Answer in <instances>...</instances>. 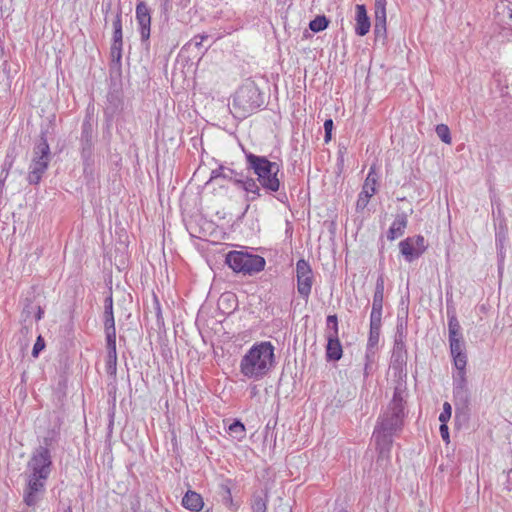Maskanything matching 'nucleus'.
Wrapping results in <instances>:
<instances>
[{"label":"nucleus","instance_id":"1","mask_svg":"<svg viewBox=\"0 0 512 512\" xmlns=\"http://www.w3.org/2000/svg\"><path fill=\"white\" fill-rule=\"evenodd\" d=\"M406 385L399 383L394 388L393 397L386 411L379 416L373 431L376 449L381 455L388 454L393 444V437L403 428L405 417Z\"/></svg>","mask_w":512,"mask_h":512},{"label":"nucleus","instance_id":"2","mask_svg":"<svg viewBox=\"0 0 512 512\" xmlns=\"http://www.w3.org/2000/svg\"><path fill=\"white\" fill-rule=\"evenodd\" d=\"M245 158L247 168L256 175L264 192L269 195L277 194V200L285 203L287 194L282 183L283 173L280 171V165L265 156L255 155L251 152H245Z\"/></svg>","mask_w":512,"mask_h":512},{"label":"nucleus","instance_id":"3","mask_svg":"<svg viewBox=\"0 0 512 512\" xmlns=\"http://www.w3.org/2000/svg\"><path fill=\"white\" fill-rule=\"evenodd\" d=\"M274 350L269 341L255 343L241 358L240 373L250 380H262L275 365Z\"/></svg>","mask_w":512,"mask_h":512},{"label":"nucleus","instance_id":"4","mask_svg":"<svg viewBox=\"0 0 512 512\" xmlns=\"http://www.w3.org/2000/svg\"><path fill=\"white\" fill-rule=\"evenodd\" d=\"M225 263L235 272L243 275H254L265 268V259L247 251L233 250L226 254Z\"/></svg>","mask_w":512,"mask_h":512},{"label":"nucleus","instance_id":"5","mask_svg":"<svg viewBox=\"0 0 512 512\" xmlns=\"http://www.w3.org/2000/svg\"><path fill=\"white\" fill-rule=\"evenodd\" d=\"M51 160V151L47 138L44 133L41 134L38 142L33 148V157L29 165L27 181L30 185H37L42 179L43 174L48 169Z\"/></svg>","mask_w":512,"mask_h":512},{"label":"nucleus","instance_id":"6","mask_svg":"<svg viewBox=\"0 0 512 512\" xmlns=\"http://www.w3.org/2000/svg\"><path fill=\"white\" fill-rule=\"evenodd\" d=\"M264 103L262 93L254 82L243 84L235 93L233 107L242 116L252 113Z\"/></svg>","mask_w":512,"mask_h":512},{"label":"nucleus","instance_id":"7","mask_svg":"<svg viewBox=\"0 0 512 512\" xmlns=\"http://www.w3.org/2000/svg\"><path fill=\"white\" fill-rule=\"evenodd\" d=\"M96 136V125L90 116H86L82 122L80 136V154L85 171L94 163V142Z\"/></svg>","mask_w":512,"mask_h":512},{"label":"nucleus","instance_id":"8","mask_svg":"<svg viewBox=\"0 0 512 512\" xmlns=\"http://www.w3.org/2000/svg\"><path fill=\"white\" fill-rule=\"evenodd\" d=\"M453 401L455 405V419H459L461 414L466 415L470 403L466 371H456L453 374Z\"/></svg>","mask_w":512,"mask_h":512},{"label":"nucleus","instance_id":"9","mask_svg":"<svg viewBox=\"0 0 512 512\" xmlns=\"http://www.w3.org/2000/svg\"><path fill=\"white\" fill-rule=\"evenodd\" d=\"M52 460L47 447L40 446L32 454L27 463V475L37 476L41 479H48L51 473Z\"/></svg>","mask_w":512,"mask_h":512},{"label":"nucleus","instance_id":"10","mask_svg":"<svg viewBox=\"0 0 512 512\" xmlns=\"http://www.w3.org/2000/svg\"><path fill=\"white\" fill-rule=\"evenodd\" d=\"M407 358L408 354L406 343L394 342L390 367L394 372V376L397 378V384L401 382L406 385L405 379L407 377Z\"/></svg>","mask_w":512,"mask_h":512},{"label":"nucleus","instance_id":"11","mask_svg":"<svg viewBox=\"0 0 512 512\" xmlns=\"http://www.w3.org/2000/svg\"><path fill=\"white\" fill-rule=\"evenodd\" d=\"M47 479L27 475V483L24 488L23 501L29 507H35L44 497Z\"/></svg>","mask_w":512,"mask_h":512},{"label":"nucleus","instance_id":"12","mask_svg":"<svg viewBox=\"0 0 512 512\" xmlns=\"http://www.w3.org/2000/svg\"><path fill=\"white\" fill-rule=\"evenodd\" d=\"M297 291L300 296L307 300L311 294L313 285V271L305 259H300L296 263Z\"/></svg>","mask_w":512,"mask_h":512},{"label":"nucleus","instance_id":"13","mask_svg":"<svg viewBox=\"0 0 512 512\" xmlns=\"http://www.w3.org/2000/svg\"><path fill=\"white\" fill-rule=\"evenodd\" d=\"M376 184L377 174L375 168L371 167L363 184L362 191L358 195L356 202L357 211H362L367 207L370 198L376 193Z\"/></svg>","mask_w":512,"mask_h":512},{"label":"nucleus","instance_id":"14","mask_svg":"<svg viewBox=\"0 0 512 512\" xmlns=\"http://www.w3.org/2000/svg\"><path fill=\"white\" fill-rule=\"evenodd\" d=\"M136 20L140 27L141 41H148L150 38L151 15L144 1H140L136 5Z\"/></svg>","mask_w":512,"mask_h":512},{"label":"nucleus","instance_id":"15","mask_svg":"<svg viewBox=\"0 0 512 512\" xmlns=\"http://www.w3.org/2000/svg\"><path fill=\"white\" fill-rule=\"evenodd\" d=\"M449 347L456 371H466L467 353L464 340L449 343Z\"/></svg>","mask_w":512,"mask_h":512},{"label":"nucleus","instance_id":"16","mask_svg":"<svg viewBox=\"0 0 512 512\" xmlns=\"http://www.w3.org/2000/svg\"><path fill=\"white\" fill-rule=\"evenodd\" d=\"M356 15H355V33L358 36H365L371 27L370 19L367 15V10L365 5L357 4L356 7Z\"/></svg>","mask_w":512,"mask_h":512},{"label":"nucleus","instance_id":"17","mask_svg":"<svg viewBox=\"0 0 512 512\" xmlns=\"http://www.w3.org/2000/svg\"><path fill=\"white\" fill-rule=\"evenodd\" d=\"M374 32L376 36L386 33V0H375Z\"/></svg>","mask_w":512,"mask_h":512},{"label":"nucleus","instance_id":"18","mask_svg":"<svg viewBox=\"0 0 512 512\" xmlns=\"http://www.w3.org/2000/svg\"><path fill=\"white\" fill-rule=\"evenodd\" d=\"M326 358L328 361H338L343 355L342 345L338 335L327 333Z\"/></svg>","mask_w":512,"mask_h":512},{"label":"nucleus","instance_id":"19","mask_svg":"<svg viewBox=\"0 0 512 512\" xmlns=\"http://www.w3.org/2000/svg\"><path fill=\"white\" fill-rule=\"evenodd\" d=\"M237 186L247 192V200L249 201H255L262 196L261 190L263 189L258 183L257 178L254 179L245 174L242 178V182Z\"/></svg>","mask_w":512,"mask_h":512},{"label":"nucleus","instance_id":"20","mask_svg":"<svg viewBox=\"0 0 512 512\" xmlns=\"http://www.w3.org/2000/svg\"><path fill=\"white\" fill-rule=\"evenodd\" d=\"M407 224V214L404 212L397 214L387 232V239L393 241L396 238L401 237L405 232Z\"/></svg>","mask_w":512,"mask_h":512},{"label":"nucleus","instance_id":"21","mask_svg":"<svg viewBox=\"0 0 512 512\" xmlns=\"http://www.w3.org/2000/svg\"><path fill=\"white\" fill-rule=\"evenodd\" d=\"M182 505L192 512H199L203 508L204 502L199 493L188 490L182 498Z\"/></svg>","mask_w":512,"mask_h":512},{"label":"nucleus","instance_id":"22","mask_svg":"<svg viewBox=\"0 0 512 512\" xmlns=\"http://www.w3.org/2000/svg\"><path fill=\"white\" fill-rule=\"evenodd\" d=\"M107 360L106 371L110 375H115L117 371V350L116 341L106 342Z\"/></svg>","mask_w":512,"mask_h":512},{"label":"nucleus","instance_id":"23","mask_svg":"<svg viewBox=\"0 0 512 512\" xmlns=\"http://www.w3.org/2000/svg\"><path fill=\"white\" fill-rule=\"evenodd\" d=\"M399 249L405 260L409 263L420 257L417 248H415V245L409 238H406L399 243Z\"/></svg>","mask_w":512,"mask_h":512},{"label":"nucleus","instance_id":"24","mask_svg":"<svg viewBox=\"0 0 512 512\" xmlns=\"http://www.w3.org/2000/svg\"><path fill=\"white\" fill-rule=\"evenodd\" d=\"M17 152L15 147H10L7 150L4 163L2 166V171L0 173V180H6L11 168L13 167L14 161L16 159Z\"/></svg>","mask_w":512,"mask_h":512},{"label":"nucleus","instance_id":"25","mask_svg":"<svg viewBox=\"0 0 512 512\" xmlns=\"http://www.w3.org/2000/svg\"><path fill=\"white\" fill-rule=\"evenodd\" d=\"M384 288H385V280L384 276H378L375 285V291L373 295L372 307H381L383 308V299H384Z\"/></svg>","mask_w":512,"mask_h":512},{"label":"nucleus","instance_id":"26","mask_svg":"<svg viewBox=\"0 0 512 512\" xmlns=\"http://www.w3.org/2000/svg\"><path fill=\"white\" fill-rule=\"evenodd\" d=\"M104 330L106 342L116 341V329L113 313L104 314Z\"/></svg>","mask_w":512,"mask_h":512},{"label":"nucleus","instance_id":"27","mask_svg":"<svg viewBox=\"0 0 512 512\" xmlns=\"http://www.w3.org/2000/svg\"><path fill=\"white\" fill-rule=\"evenodd\" d=\"M378 348L366 347L365 350V363H364V377H368L373 371V365L376 362V354Z\"/></svg>","mask_w":512,"mask_h":512},{"label":"nucleus","instance_id":"28","mask_svg":"<svg viewBox=\"0 0 512 512\" xmlns=\"http://www.w3.org/2000/svg\"><path fill=\"white\" fill-rule=\"evenodd\" d=\"M220 490L224 505L230 508L234 506L231 493V480L226 479L225 481H223L220 484Z\"/></svg>","mask_w":512,"mask_h":512},{"label":"nucleus","instance_id":"29","mask_svg":"<svg viewBox=\"0 0 512 512\" xmlns=\"http://www.w3.org/2000/svg\"><path fill=\"white\" fill-rule=\"evenodd\" d=\"M406 338L407 322L403 318L398 317L394 342L406 343Z\"/></svg>","mask_w":512,"mask_h":512},{"label":"nucleus","instance_id":"30","mask_svg":"<svg viewBox=\"0 0 512 512\" xmlns=\"http://www.w3.org/2000/svg\"><path fill=\"white\" fill-rule=\"evenodd\" d=\"M244 175L245 173L243 171H237L231 167L226 166L225 174H223V179L237 186L240 182H242V178Z\"/></svg>","mask_w":512,"mask_h":512},{"label":"nucleus","instance_id":"31","mask_svg":"<svg viewBox=\"0 0 512 512\" xmlns=\"http://www.w3.org/2000/svg\"><path fill=\"white\" fill-rule=\"evenodd\" d=\"M328 25L329 20L327 19V17L325 15H319L310 21L309 28L313 32L318 33L325 30L328 27Z\"/></svg>","mask_w":512,"mask_h":512},{"label":"nucleus","instance_id":"32","mask_svg":"<svg viewBox=\"0 0 512 512\" xmlns=\"http://www.w3.org/2000/svg\"><path fill=\"white\" fill-rule=\"evenodd\" d=\"M228 430L229 433L238 440L243 439L246 435L245 426L240 420H234L233 423L229 425Z\"/></svg>","mask_w":512,"mask_h":512},{"label":"nucleus","instance_id":"33","mask_svg":"<svg viewBox=\"0 0 512 512\" xmlns=\"http://www.w3.org/2000/svg\"><path fill=\"white\" fill-rule=\"evenodd\" d=\"M251 507L253 512H267V499L260 494H255Z\"/></svg>","mask_w":512,"mask_h":512},{"label":"nucleus","instance_id":"34","mask_svg":"<svg viewBox=\"0 0 512 512\" xmlns=\"http://www.w3.org/2000/svg\"><path fill=\"white\" fill-rule=\"evenodd\" d=\"M380 331H381V328L370 326L369 336H368L366 347L378 348L379 339H380Z\"/></svg>","mask_w":512,"mask_h":512},{"label":"nucleus","instance_id":"35","mask_svg":"<svg viewBox=\"0 0 512 512\" xmlns=\"http://www.w3.org/2000/svg\"><path fill=\"white\" fill-rule=\"evenodd\" d=\"M436 134L437 136L445 143L451 144L452 138L450 134V129L446 124H438L436 126Z\"/></svg>","mask_w":512,"mask_h":512},{"label":"nucleus","instance_id":"36","mask_svg":"<svg viewBox=\"0 0 512 512\" xmlns=\"http://www.w3.org/2000/svg\"><path fill=\"white\" fill-rule=\"evenodd\" d=\"M382 309L381 307H372L370 314V326L379 327L382 326Z\"/></svg>","mask_w":512,"mask_h":512},{"label":"nucleus","instance_id":"37","mask_svg":"<svg viewBox=\"0 0 512 512\" xmlns=\"http://www.w3.org/2000/svg\"><path fill=\"white\" fill-rule=\"evenodd\" d=\"M108 102L109 106L107 107V111H111L112 114L121 109V99L117 93H109Z\"/></svg>","mask_w":512,"mask_h":512},{"label":"nucleus","instance_id":"38","mask_svg":"<svg viewBox=\"0 0 512 512\" xmlns=\"http://www.w3.org/2000/svg\"><path fill=\"white\" fill-rule=\"evenodd\" d=\"M122 46L123 44L112 43L110 48V55L112 62L120 65L122 59Z\"/></svg>","mask_w":512,"mask_h":512},{"label":"nucleus","instance_id":"39","mask_svg":"<svg viewBox=\"0 0 512 512\" xmlns=\"http://www.w3.org/2000/svg\"><path fill=\"white\" fill-rule=\"evenodd\" d=\"M452 415V406L449 402H444L443 410L439 415L440 423H447Z\"/></svg>","mask_w":512,"mask_h":512},{"label":"nucleus","instance_id":"40","mask_svg":"<svg viewBox=\"0 0 512 512\" xmlns=\"http://www.w3.org/2000/svg\"><path fill=\"white\" fill-rule=\"evenodd\" d=\"M412 240V243L415 245V248H417V251L419 252L420 256L425 252L426 245H425V239L422 235H417L414 237H408Z\"/></svg>","mask_w":512,"mask_h":512},{"label":"nucleus","instance_id":"41","mask_svg":"<svg viewBox=\"0 0 512 512\" xmlns=\"http://www.w3.org/2000/svg\"><path fill=\"white\" fill-rule=\"evenodd\" d=\"M461 330L460 323L455 315V312L448 311V331H454Z\"/></svg>","mask_w":512,"mask_h":512},{"label":"nucleus","instance_id":"42","mask_svg":"<svg viewBox=\"0 0 512 512\" xmlns=\"http://www.w3.org/2000/svg\"><path fill=\"white\" fill-rule=\"evenodd\" d=\"M327 333H335L338 335V319L337 315H329L327 317Z\"/></svg>","mask_w":512,"mask_h":512},{"label":"nucleus","instance_id":"43","mask_svg":"<svg viewBox=\"0 0 512 512\" xmlns=\"http://www.w3.org/2000/svg\"><path fill=\"white\" fill-rule=\"evenodd\" d=\"M225 169H226V166L222 165V164H220L218 166V168L213 169L211 171V176H210L209 182H212L213 180H216L218 178L223 179V174H225Z\"/></svg>","mask_w":512,"mask_h":512},{"label":"nucleus","instance_id":"44","mask_svg":"<svg viewBox=\"0 0 512 512\" xmlns=\"http://www.w3.org/2000/svg\"><path fill=\"white\" fill-rule=\"evenodd\" d=\"M44 347H45L44 340L41 336H39L33 346L32 355L34 357H37L39 355L40 351L44 349Z\"/></svg>","mask_w":512,"mask_h":512},{"label":"nucleus","instance_id":"45","mask_svg":"<svg viewBox=\"0 0 512 512\" xmlns=\"http://www.w3.org/2000/svg\"><path fill=\"white\" fill-rule=\"evenodd\" d=\"M440 435L447 444L449 443V428L447 426V423H441L439 427Z\"/></svg>","mask_w":512,"mask_h":512},{"label":"nucleus","instance_id":"46","mask_svg":"<svg viewBox=\"0 0 512 512\" xmlns=\"http://www.w3.org/2000/svg\"><path fill=\"white\" fill-rule=\"evenodd\" d=\"M113 313V298L110 294L104 301V314Z\"/></svg>","mask_w":512,"mask_h":512},{"label":"nucleus","instance_id":"47","mask_svg":"<svg viewBox=\"0 0 512 512\" xmlns=\"http://www.w3.org/2000/svg\"><path fill=\"white\" fill-rule=\"evenodd\" d=\"M113 30H122V12L119 10L113 20Z\"/></svg>","mask_w":512,"mask_h":512},{"label":"nucleus","instance_id":"48","mask_svg":"<svg viewBox=\"0 0 512 512\" xmlns=\"http://www.w3.org/2000/svg\"><path fill=\"white\" fill-rule=\"evenodd\" d=\"M461 340H463V335H462L461 330L454 331V333L452 331H449V343H452L454 341H461Z\"/></svg>","mask_w":512,"mask_h":512},{"label":"nucleus","instance_id":"49","mask_svg":"<svg viewBox=\"0 0 512 512\" xmlns=\"http://www.w3.org/2000/svg\"><path fill=\"white\" fill-rule=\"evenodd\" d=\"M112 43L123 44V33L122 30H113V41Z\"/></svg>","mask_w":512,"mask_h":512},{"label":"nucleus","instance_id":"50","mask_svg":"<svg viewBox=\"0 0 512 512\" xmlns=\"http://www.w3.org/2000/svg\"><path fill=\"white\" fill-rule=\"evenodd\" d=\"M208 38V35H196L193 37V42L195 43V46H200L204 40Z\"/></svg>","mask_w":512,"mask_h":512},{"label":"nucleus","instance_id":"51","mask_svg":"<svg viewBox=\"0 0 512 512\" xmlns=\"http://www.w3.org/2000/svg\"><path fill=\"white\" fill-rule=\"evenodd\" d=\"M333 120L332 119H326L324 122V130L325 131H332L333 130Z\"/></svg>","mask_w":512,"mask_h":512},{"label":"nucleus","instance_id":"52","mask_svg":"<svg viewBox=\"0 0 512 512\" xmlns=\"http://www.w3.org/2000/svg\"><path fill=\"white\" fill-rule=\"evenodd\" d=\"M234 298H235V296H234L233 294L227 293V294H223V295L221 296L220 301H221V302H224V301L229 302V301H231V300H232V299H234Z\"/></svg>","mask_w":512,"mask_h":512},{"label":"nucleus","instance_id":"53","mask_svg":"<svg viewBox=\"0 0 512 512\" xmlns=\"http://www.w3.org/2000/svg\"><path fill=\"white\" fill-rule=\"evenodd\" d=\"M43 314H44L43 309L40 306H38L37 307V313L35 315L36 320L39 321L40 319H42Z\"/></svg>","mask_w":512,"mask_h":512},{"label":"nucleus","instance_id":"54","mask_svg":"<svg viewBox=\"0 0 512 512\" xmlns=\"http://www.w3.org/2000/svg\"><path fill=\"white\" fill-rule=\"evenodd\" d=\"M170 8H171L170 0H165L162 5L163 11L166 13L169 11Z\"/></svg>","mask_w":512,"mask_h":512},{"label":"nucleus","instance_id":"55","mask_svg":"<svg viewBox=\"0 0 512 512\" xmlns=\"http://www.w3.org/2000/svg\"><path fill=\"white\" fill-rule=\"evenodd\" d=\"M331 137H332V131H325L324 140L326 143H328L331 140Z\"/></svg>","mask_w":512,"mask_h":512},{"label":"nucleus","instance_id":"56","mask_svg":"<svg viewBox=\"0 0 512 512\" xmlns=\"http://www.w3.org/2000/svg\"><path fill=\"white\" fill-rule=\"evenodd\" d=\"M337 512H349V511L347 509H345V508H341Z\"/></svg>","mask_w":512,"mask_h":512},{"label":"nucleus","instance_id":"57","mask_svg":"<svg viewBox=\"0 0 512 512\" xmlns=\"http://www.w3.org/2000/svg\"><path fill=\"white\" fill-rule=\"evenodd\" d=\"M44 442H45V445H46V446H48V445H49V442H48V439H47V438H45V439H44Z\"/></svg>","mask_w":512,"mask_h":512},{"label":"nucleus","instance_id":"58","mask_svg":"<svg viewBox=\"0 0 512 512\" xmlns=\"http://www.w3.org/2000/svg\"><path fill=\"white\" fill-rule=\"evenodd\" d=\"M64 512H72V510L70 507H68Z\"/></svg>","mask_w":512,"mask_h":512},{"label":"nucleus","instance_id":"59","mask_svg":"<svg viewBox=\"0 0 512 512\" xmlns=\"http://www.w3.org/2000/svg\"><path fill=\"white\" fill-rule=\"evenodd\" d=\"M509 18L512 19V10L509 13Z\"/></svg>","mask_w":512,"mask_h":512},{"label":"nucleus","instance_id":"60","mask_svg":"<svg viewBox=\"0 0 512 512\" xmlns=\"http://www.w3.org/2000/svg\"><path fill=\"white\" fill-rule=\"evenodd\" d=\"M5 180H0V185H2L4 183Z\"/></svg>","mask_w":512,"mask_h":512}]
</instances>
